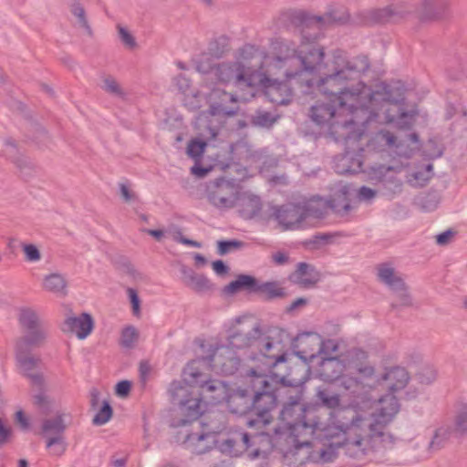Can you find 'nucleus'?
<instances>
[{"label":"nucleus","instance_id":"obj_2","mask_svg":"<svg viewBox=\"0 0 467 467\" xmlns=\"http://www.w3.org/2000/svg\"><path fill=\"white\" fill-rule=\"evenodd\" d=\"M333 69L329 74L324 77L317 78V73L320 70L321 63L314 72V83L306 94L316 89L325 95L327 99L339 106V110L348 109L351 118L346 120L344 126L350 123H369L372 119L371 114L361 119V114L368 113L366 105L363 103V87L365 83L359 81L356 88H349L348 82L360 78L369 67V59L365 55H359L352 58H348L342 50H336L333 54Z\"/></svg>","mask_w":467,"mask_h":467},{"label":"nucleus","instance_id":"obj_32","mask_svg":"<svg viewBox=\"0 0 467 467\" xmlns=\"http://www.w3.org/2000/svg\"><path fill=\"white\" fill-rule=\"evenodd\" d=\"M258 282L254 276L242 274L223 287V293L226 295H234L239 291L256 293Z\"/></svg>","mask_w":467,"mask_h":467},{"label":"nucleus","instance_id":"obj_15","mask_svg":"<svg viewBox=\"0 0 467 467\" xmlns=\"http://www.w3.org/2000/svg\"><path fill=\"white\" fill-rule=\"evenodd\" d=\"M410 13V5L402 3L368 10L366 12L364 18L368 23L385 24L398 22Z\"/></svg>","mask_w":467,"mask_h":467},{"label":"nucleus","instance_id":"obj_54","mask_svg":"<svg viewBox=\"0 0 467 467\" xmlns=\"http://www.w3.org/2000/svg\"><path fill=\"white\" fill-rule=\"evenodd\" d=\"M206 147V142L199 140H192L187 147V153L192 158L200 157Z\"/></svg>","mask_w":467,"mask_h":467},{"label":"nucleus","instance_id":"obj_9","mask_svg":"<svg viewBox=\"0 0 467 467\" xmlns=\"http://www.w3.org/2000/svg\"><path fill=\"white\" fill-rule=\"evenodd\" d=\"M363 94V103L368 113L361 114V119H366L370 113L372 119L369 122L376 120L379 117L375 109L379 102H404L405 100V88L400 81L393 84L380 83L374 90L365 84Z\"/></svg>","mask_w":467,"mask_h":467},{"label":"nucleus","instance_id":"obj_56","mask_svg":"<svg viewBox=\"0 0 467 467\" xmlns=\"http://www.w3.org/2000/svg\"><path fill=\"white\" fill-rule=\"evenodd\" d=\"M120 41L129 48H134L137 45L134 36L120 25L117 26Z\"/></svg>","mask_w":467,"mask_h":467},{"label":"nucleus","instance_id":"obj_62","mask_svg":"<svg viewBox=\"0 0 467 467\" xmlns=\"http://www.w3.org/2000/svg\"><path fill=\"white\" fill-rule=\"evenodd\" d=\"M131 384L129 380H121L116 385V394L119 397H126L130 391Z\"/></svg>","mask_w":467,"mask_h":467},{"label":"nucleus","instance_id":"obj_29","mask_svg":"<svg viewBox=\"0 0 467 467\" xmlns=\"http://www.w3.org/2000/svg\"><path fill=\"white\" fill-rule=\"evenodd\" d=\"M451 433L456 437H467V402L458 400L451 426H447Z\"/></svg>","mask_w":467,"mask_h":467},{"label":"nucleus","instance_id":"obj_41","mask_svg":"<svg viewBox=\"0 0 467 467\" xmlns=\"http://www.w3.org/2000/svg\"><path fill=\"white\" fill-rule=\"evenodd\" d=\"M215 59L210 56L207 52L202 53L195 61L196 69L198 72L205 76L204 81H213V69L218 64L215 63Z\"/></svg>","mask_w":467,"mask_h":467},{"label":"nucleus","instance_id":"obj_61","mask_svg":"<svg viewBox=\"0 0 467 467\" xmlns=\"http://www.w3.org/2000/svg\"><path fill=\"white\" fill-rule=\"evenodd\" d=\"M25 376L30 379L31 383L40 389H44L45 379L42 373H25Z\"/></svg>","mask_w":467,"mask_h":467},{"label":"nucleus","instance_id":"obj_31","mask_svg":"<svg viewBox=\"0 0 467 467\" xmlns=\"http://www.w3.org/2000/svg\"><path fill=\"white\" fill-rule=\"evenodd\" d=\"M5 145L7 148L5 152L7 158L16 163V167L25 177L30 176L32 174L34 165L26 157L18 154L15 140L11 138L6 139L5 140Z\"/></svg>","mask_w":467,"mask_h":467},{"label":"nucleus","instance_id":"obj_12","mask_svg":"<svg viewBox=\"0 0 467 467\" xmlns=\"http://www.w3.org/2000/svg\"><path fill=\"white\" fill-rule=\"evenodd\" d=\"M18 321L27 334L19 337L16 341H26L33 345H42L48 337V326L38 312L31 307H21L18 314Z\"/></svg>","mask_w":467,"mask_h":467},{"label":"nucleus","instance_id":"obj_19","mask_svg":"<svg viewBox=\"0 0 467 467\" xmlns=\"http://www.w3.org/2000/svg\"><path fill=\"white\" fill-rule=\"evenodd\" d=\"M209 113L213 116L232 117L238 112V107H228L227 103H236V97L221 88H213L209 94Z\"/></svg>","mask_w":467,"mask_h":467},{"label":"nucleus","instance_id":"obj_3","mask_svg":"<svg viewBox=\"0 0 467 467\" xmlns=\"http://www.w3.org/2000/svg\"><path fill=\"white\" fill-rule=\"evenodd\" d=\"M382 406L374 414L373 420L362 417L353 409H345L339 412L341 420H338V427L345 432L350 433L345 439L343 447L346 453L352 458H360L366 454L369 440L382 438L386 425L390 422L400 410L398 399L393 396H387L380 400Z\"/></svg>","mask_w":467,"mask_h":467},{"label":"nucleus","instance_id":"obj_39","mask_svg":"<svg viewBox=\"0 0 467 467\" xmlns=\"http://www.w3.org/2000/svg\"><path fill=\"white\" fill-rule=\"evenodd\" d=\"M348 189L346 187H343L340 190V193L337 196H334L329 201L326 202L319 198L323 202L326 203L327 209L330 207L335 213L345 215L347 214L350 209V203L348 199Z\"/></svg>","mask_w":467,"mask_h":467},{"label":"nucleus","instance_id":"obj_47","mask_svg":"<svg viewBox=\"0 0 467 467\" xmlns=\"http://www.w3.org/2000/svg\"><path fill=\"white\" fill-rule=\"evenodd\" d=\"M139 339V332L133 326H128L121 331L119 343L126 348H131Z\"/></svg>","mask_w":467,"mask_h":467},{"label":"nucleus","instance_id":"obj_27","mask_svg":"<svg viewBox=\"0 0 467 467\" xmlns=\"http://www.w3.org/2000/svg\"><path fill=\"white\" fill-rule=\"evenodd\" d=\"M377 276L379 282L387 285L393 292L404 290L406 284L389 263H382L377 266Z\"/></svg>","mask_w":467,"mask_h":467},{"label":"nucleus","instance_id":"obj_58","mask_svg":"<svg viewBox=\"0 0 467 467\" xmlns=\"http://www.w3.org/2000/svg\"><path fill=\"white\" fill-rule=\"evenodd\" d=\"M399 297V303H392L391 307L397 308L398 306H410L412 305L411 297L408 292V287L404 290H399L396 292Z\"/></svg>","mask_w":467,"mask_h":467},{"label":"nucleus","instance_id":"obj_6","mask_svg":"<svg viewBox=\"0 0 467 467\" xmlns=\"http://www.w3.org/2000/svg\"><path fill=\"white\" fill-rule=\"evenodd\" d=\"M274 218L284 231L303 230L315 226L314 221L323 219L327 214V205L319 197L301 202H291L270 208Z\"/></svg>","mask_w":467,"mask_h":467},{"label":"nucleus","instance_id":"obj_64","mask_svg":"<svg viewBox=\"0 0 467 467\" xmlns=\"http://www.w3.org/2000/svg\"><path fill=\"white\" fill-rule=\"evenodd\" d=\"M453 235H454L453 231L447 230V231L436 235V242L439 245H445L450 243V241Z\"/></svg>","mask_w":467,"mask_h":467},{"label":"nucleus","instance_id":"obj_55","mask_svg":"<svg viewBox=\"0 0 467 467\" xmlns=\"http://www.w3.org/2000/svg\"><path fill=\"white\" fill-rule=\"evenodd\" d=\"M225 50L224 39L223 42L214 40L210 43L207 53L213 58L219 59L224 55Z\"/></svg>","mask_w":467,"mask_h":467},{"label":"nucleus","instance_id":"obj_43","mask_svg":"<svg viewBox=\"0 0 467 467\" xmlns=\"http://www.w3.org/2000/svg\"><path fill=\"white\" fill-rule=\"evenodd\" d=\"M69 8L71 14L78 19L79 26L82 27L89 36H92V28L88 21L85 8L80 2L78 0H71Z\"/></svg>","mask_w":467,"mask_h":467},{"label":"nucleus","instance_id":"obj_7","mask_svg":"<svg viewBox=\"0 0 467 467\" xmlns=\"http://www.w3.org/2000/svg\"><path fill=\"white\" fill-rule=\"evenodd\" d=\"M196 361L193 360L187 364L183 369V382L174 380L171 383L169 388V395L171 402L173 405L179 406L184 418L177 422V426H184L196 420L201 415V402L200 397H192L189 387H199L207 379L206 376L196 367Z\"/></svg>","mask_w":467,"mask_h":467},{"label":"nucleus","instance_id":"obj_25","mask_svg":"<svg viewBox=\"0 0 467 467\" xmlns=\"http://www.w3.org/2000/svg\"><path fill=\"white\" fill-rule=\"evenodd\" d=\"M183 284L196 293H205L213 289V284L203 275L197 274L192 268L182 265L180 268Z\"/></svg>","mask_w":467,"mask_h":467},{"label":"nucleus","instance_id":"obj_63","mask_svg":"<svg viewBox=\"0 0 467 467\" xmlns=\"http://www.w3.org/2000/svg\"><path fill=\"white\" fill-rule=\"evenodd\" d=\"M376 193H377L376 191H374L367 186H362L359 188L358 195L359 200H361V201H370L371 199H373L376 196Z\"/></svg>","mask_w":467,"mask_h":467},{"label":"nucleus","instance_id":"obj_8","mask_svg":"<svg viewBox=\"0 0 467 467\" xmlns=\"http://www.w3.org/2000/svg\"><path fill=\"white\" fill-rule=\"evenodd\" d=\"M362 128H365L362 127ZM364 136V129L342 131L336 140H345L346 149L344 153L336 156L334 159V169L338 174H356L362 171L364 161V147L360 143Z\"/></svg>","mask_w":467,"mask_h":467},{"label":"nucleus","instance_id":"obj_35","mask_svg":"<svg viewBox=\"0 0 467 467\" xmlns=\"http://www.w3.org/2000/svg\"><path fill=\"white\" fill-rule=\"evenodd\" d=\"M43 288L59 297H65L67 295V281L60 273H52L44 277Z\"/></svg>","mask_w":467,"mask_h":467},{"label":"nucleus","instance_id":"obj_45","mask_svg":"<svg viewBox=\"0 0 467 467\" xmlns=\"http://www.w3.org/2000/svg\"><path fill=\"white\" fill-rule=\"evenodd\" d=\"M339 380L340 385L346 390H348L353 397L358 398L365 392L366 386L358 378L344 376Z\"/></svg>","mask_w":467,"mask_h":467},{"label":"nucleus","instance_id":"obj_22","mask_svg":"<svg viewBox=\"0 0 467 467\" xmlns=\"http://www.w3.org/2000/svg\"><path fill=\"white\" fill-rule=\"evenodd\" d=\"M94 327L91 315L82 313L79 317H68L64 321L61 329L64 332L75 333L79 339L86 338Z\"/></svg>","mask_w":467,"mask_h":467},{"label":"nucleus","instance_id":"obj_42","mask_svg":"<svg viewBox=\"0 0 467 467\" xmlns=\"http://www.w3.org/2000/svg\"><path fill=\"white\" fill-rule=\"evenodd\" d=\"M317 398L320 404H317L320 407H326L330 410L337 409L340 406V397L338 394L331 391L328 389H321L319 388L317 391Z\"/></svg>","mask_w":467,"mask_h":467},{"label":"nucleus","instance_id":"obj_26","mask_svg":"<svg viewBox=\"0 0 467 467\" xmlns=\"http://www.w3.org/2000/svg\"><path fill=\"white\" fill-rule=\"evenodd\" d=\"M39 346L40 345H33L26 341L16 342V359L25 373H30V371L40 362L39 358H36L30 354L33 347Z\"/></svg>","mask_w":467,"mask_h":467},{"label":"nucleus","instance_id":"obj_46","mask_svg":"<svg viewBox=\"0 0 467 467\" xmlns=\"http://www.w3.org/2000/svg\"><path fill=\"white\" fill-rule=\"evenodd\" d=\"M277 120V117L269 111L257 110L252 117V124L262 128H270Z\"/></svg>","mask_w":467,"mask_h":467},{"label":"nucleus","instance_id":"obj_20","mask_svg":"<svg viewBox=\"0 0 467 467\" xmlns=\"http://www.w3.org/2000/svg\"><path fill=\"white\" fill-rule=\"evenodd\" d=\"M261 336L262 330L259 324H256L248 331H244L241 328H233L228 335L227 347L231 349L253 347L256 343H259Z\"/></svg>","mask_w":467,"mask_h":467},{"label":"nucleus","instance_id":"obj_24","mask_svg":"<svg viewBox=\"0 0 467 467\" xmlns=\"http://www.w3.org/2000/svg\"><path fill=\"white\" fill-rule=\"evenodd\" d=\"M320 279V275L313 266L305 262H300L296 269L289 275V280L303 287H309L316 285Z\"/></svg>","mask_w":467,"mask_h":467},{"label":"nucleus","instance_id":"obj_18","mask_svg":"<svg viewBox=\"0 0 467 467\" xmlns=\"http://www.w3.org/2000/svg\"><path fill=\"white\" fill-rule=\"evenodd\" d=\"M451 0H420L416 10L420 22H435L450 14Z\"/></svg>","mask_w":467,"mask_h":467},{"label":"nucleus","instance_id":"obj_40","mask_svg":"<svg viewBox=\"0 0 467 467\" xmlns=\"http://www.w3.org/2000/svg\"><path fill=\"white\" fill-rule=\"evenodd\" d=\"M202 393L200 395H203L206 393H214V395H211V399L214 402H220L224 399V394L226 391L225 385L223 382L220 380H213V379H205V381L201 386Z\"/></svg>","mask_w":467,"mask_h":467},{"label":"nucleus","instance_id":"obj_14","mask_svg":"<svg viewBox=\"0 0 467 467\" xmlns=\"http://www.w3.org/2000/svg\"><path fill=\"white\" fill-rule=\"evenodd\" d=\"M204 359L213 370L225 376L234 375L239 368L241 359L229 347H221Z\"/></svg>","mask_w":467,"mask_h":467},{"label":"nucleus","instance_id":"obj_59","mask_svg":"<svg viewBox=\"0 0 467 467\" xmlns=\"http://www.w3.org/2000/svg\"><path fill=\"white\" fill-rule=\"evenodd\" d=\"M127 292L132 306V313L134 316L139 317L140 314V300L138 293L133 288H128Z\"/></svg>","mask_w":467,"mask_h":467},{"label":"nucleus","instance_id":"obj_44","mask_svg":"<svg viewBox=\"0 0 467 467\" xmlns=\"http://www.w3.org/2000/svg\"><path fill=\"white\" fill-rule=\"evenodd\" d=\"M451 435L452 434L451 433L448 427L441 426L438 428L435 431L434 435L429 443V451H437L443 448L448 442Z\"/></svg>","mask_w":467,"mask_h":467},{"label":"nucleus","instance_id":"obj_28","mask_svg":"<svg viewBox=\"0 0 467 467\" xmlns=\"http://www.w3.org/2000/svg\"><path fill=\"white\" fill-rule=\"evenodd\" d=\"M213 79L221 83H229L233 80L239 83L244 80V76L240 64L221 63L213 69Z\"/></svg>","mask_w":467,"mask_h":467},{"label":"nucleus","instance_id":"obj_38","mask_svg":"<svg viewBox=\"0 0 467 467\" xmlns=\"http://www.w3.org/2000/svg\"><path fill=\"white\" fill-rule=\"evenodd\" d=\"M255 294H260L265 296L266 300H274L276 298H284L286 296V292L277 281L270 282H258Z\"/></svg>","mask_w":467,"mask_h":467},{"label":"nucleus","instance_id":"obj_33","mask_svg":"<svg viewBox=\"0 0 467 467\" xmlns=\"http://www.w3.org/2000/svg\"><path fill=\"white\" fill-rule=\"evenodd\" d=\"M343 367L338 358H324L319 364L318 372L324 380L333 381L339 379L343 371Z\"/></svg>","mask_w":467,"mask_h":467},{"label":"nucleus","instance_id":"obj_30","mask_svg":"<svg viewBox=\"0 0 467 467\" xmlns=\"http://www.w3.org/2000/svg\"><path fill=\"white\" fill-rule=\"evenodd\" d=\"M382 380L388 382V388L391 393L402 389L409 382V372L401 367L389 368L382 375Z\"/></svg>","mask_w":467,"mask_h":467},{"label":"nucleus","instance_id":"obj_51","mask_svg":"<svg viewBox=\"0 0 467 467\" xmlns=\"http://www.w3.org/2000/svg\"><path fill=\"white\" fill-rule=\"evenodd\" d=\"M245 243L239 240H222L217 243L218 254L221 255L226 254L232 250L242 249L245 246Z\"/></svg>","mask_w":467,"mask_h":467},{"label":"nucleus","instance_id":"obj_60","mask_svg":"<svg viewBox=\"0 0 467 467\" xmlns=\"http://www.w3.org/2000/svg\"><path fill=\"white\" fill-rule=\"evenodd\" d=\"M12 437V428L5 424L4 420L0 418V446L8 443L11 441Z\"/></svg>","mask_w":467,"mask_h":467},{"label":"nucleus","instance_id":"obj_21","mask_svg":"<svg viewBox=\"0 0 467 467\" xmlns=\"http://www.w3.org/2000/svg\"><path fill=\"white\" fill-rule=\"evenodd\" d=\"M386 109L384 111L385 121L393 123L401 130L410 129L414 121V114L405 110L403 102H385Z\"/></svg>","mask_w":467,"mask_h":467},{"label":"nucleus","instance_id":"obj_16","mask_svg":"<svg viewBox=\"0 0 467 467\" xmlns=\"http://www.w3.org/2000/svg\"><path fill=\"white\" fill-rule=\"evenodd\" d=\"M270 373L271 376L275 377V388L278 399L285 396L286 401L304 402L306 378L295 379H287L285 376H279L273 372Z\"/></svg>","mask_w":467,"mask_h":467},{"label":"nucleus","instance_id":"obj_53","mask_svg":"<svg viewBox=\"0 0 467 467\" xmlns=\"http://www.w3.org/2000/svg\"><path fill=\"white\" fill-rule=\"evenodd\" d=\"M439 198L435 192H429L420 199V207L424 211H433L437 208Z\"/></svg>","mask_w":467,"mask_h":467},{"label":"nucleus","instance_id":"obj_37","mask_svg":"<svg viewBox=\"0 0 467 467\" xmlns=\"http://www.w3.org/2000/svg\"><path fill=\"white\" fill-rule=\"evenodd\" d=\"M211 436L207 433H189L186 435L183 444L192 453L197 455L206 453L212 448V446L206 441Z\"/></svg>","mask_w":467,"mask_h":467},{"label":"nucleus","instance_id":"obj_50","mask_svg":"<svg viewBox=\"0 0 467 467\" xmlns=\"http://www.w3.org/2000/svg\"><path fill=\"white\" fill-rule=\"evenodd\" d=\"M437 378V371L432 366H423L416 373V379L421 384H431Z\"/></svg>","mask_w":467,"mask_h":467},{"label":"nucleus","instance_id":"obj_1","mask_svg":"<svg viewBox=\"0 0 467 467\" xmlns=\"http://www.w3.org/2000/svg\"><path fill=\"white\" fill-rule=\"evenodd\" d=\"M245 385L239 388L228 399V405L234 413H246L245 425L254 430V432H241L236 437L228 439L225 443L230 449L241 443L244 451L257 445L259 441L270 436V425L273 422L272 411L276 408L278 395L275 388V377L271 373L249 368L245 372Z\"/></svg>","mask_w":467,"mask_h":467},{"label":"nucleus","instance_id":"obj_52","mask_svg":"<svg viewBox=\"0 0 467 467\" xmlns=\"http://www.w3.org/2000/svg\"><path fill=\"white\" fill-rule=\"evenodd\" d=\"M26 260L28 262H37L41 259V254L36 245L33 244H21Z\"/></svg>","mask_w":467,"mask_h":467},{"label":"nucleus","instance_id":"obj_36","mask_svg":"<svg viewBox=\"0 0 467 467\" xmlns=\"http://www.w3.org/2000/svg\"><path fill=\"white\" fill-rule=\"evenodd\" d=\"M261 352V354L266 358V365L268 368H275L278 363L286 361V355L285 353L277 355L271 354V350L275 348L274 343L270 340L269 337L262 336L259 339V343L254 345Z\"/></svg>","mask_w":467,"mask_h":467},{"label":"nucleus","instance_id":"obj_49","mask_svg":"<svg viewBox=\"0 0 467 467\" xmlns=\"http://www.w3.org/2000/svg\"><path fill=\"white\" fill-rule=\"evenodd\" d=\"M382 186L384 194L392 197L401 192L402 182L396 177H390L382 181Z\"/></svg>","mask_w":467,"mask_h":467},{"label":"nucleus","instance_id":"obj_11","mask_svg":"<svg viewBox=\"0 0 467 467\" xmlns=\"http://www.w3.org/2000/svg\"><path fill=\"white\" fill-rule=\"evenodd\" d=\"M240 184L234 179L217 178L207 185V198L212 205L220 210H229L237 204Z\"/></svg>","mask_w":467,"mask_h":467},{"label":"nucleus","instance_id":"obj_4","mask_svg":"<svg viewBox=\"0 0 467 467\" xmlns=\"http://www.w3.org/2000/svg\"><path fill=\"white\" fill-rule=\"evenodd\" d=\"M317 39L316 35L303 31L298 48L291 41H280L275 47V67H284L285 77L289 81L295 80L302 93H306L313 86L314 72L325 56L324 49L316 43Z\"/></svg>","mask_w":467,"mask_h":467},{"label":"nucleus","instance_id":"obj_17","mask_svg":"<svg viewBox=\"0 0 467 467\" xmlns=\"http://www.w3.org/2000/svg\"><path fill=\"white\" fill-rule=\"evenodd\" d=\"M263 81L265 88V97L269 101L276 105H287L293 97L291 86L296 85L298 87L295 80L289 81L286 78L285 81H278L270 78H265Z\"/></svg>","mask_w":467,"mask_h":467},{"label":"nucleus","instance_id":"obj_23","mask_svg":"<svg viewBox=\"0 0 467 467\" xmlns=\"http://www.w3.org/2000/svg\"><path fill=\"white\" fill-rule=\"evenodd\" d=\"M236 205H238L240 216L246 220L257 216L263 207L262 200L258 195L242 192L239 193Z\"/></svg>","mask_w":467,"mask_h":467},{"label":"nucleus","instance_id":"obj_10","mask_svg":"<svg viewBox=\"0 0 467 467\" xmlns=\"http://www.w3.org/2000/svg\"><path fill=\"white\" fill-rule=\"evenodd\" d=\"M310 117L312 120L319 126H327L328 130L332 135L339 134L336 127H340L342 130H351L354 127H364L368 123H350L347 127L344 123L347 119L339 120V118L343 116L350 115L348 113V109L339 110V106L337 103H332L328 100L327 103L317 102L311 107Z\"/></svg>","mask_w":467,"mask_h":467},{"label":"nucleus","instance_id":"obj_13","mask_svg":"<svg viewBox=\"0 0 467 467\" xmlns=\"http://www.w3.org/2000/svg\"><path fill=\"white\" fill-rule=\"evenodd\" d=\"M42 433L45 436L52 435L47 438V448H52V453L55 455H61L66 450L64 441V432L66 431V424L62 415H57L52 419H46L42 422Z\"/></svg>","mask_w":467,"mask_h":467},{"label":"nucleus","instance_id":"obj_5","mask_svg":"<svg viewBox=\"0 0 467 467\" xmlns=\"http://www.w3.org/2000/svg\"><path fill=\"white\" fill-rule=\"evenodd\" d=\"M280 423L270 428V443L282 436L294 439L296 447H311V438L317 430L325 429L318 405L304 402L285 401L279 414Z\"/></svg>","mask_w":467,"mask_h":467},{"label":"nucleus","instance_id":"obj_34","mask_svg":"<svg viewBox=\"0 0 467 467\" xmlns=\"http://www.w3.org/2000/svg\"><path fill=\"white\" fill-rule=\"evenodd\" d=\"M367 145L368 148L378 150H383L387 148L399 150L401 142H398L397 138L390 131L380 130L371 138Z\"/></svg>","mask_w":467,"mask_h":467},{"label":"nucleus","instance_id":"obj_57","mask_svg":"<svg viewBox=\"0 0 467 467\" xmlns=\"http://www.w3.org/2000/svg\"><path fill=\"white\" fill-rule=\"evenodd\" d=\"M103 89L110 94L116 96H122L123 92L119 86L118 82L112 77H108L104 79Z\"/></svg>","mask_w":467,"mask_h":467},{"label":"nucleus","instance_id":"obj_48","mask_svg":"<svg viewBox=\"0 0 467 467\" xmlns=\"http://www.w3.org/2000/svg\"><path fill=\"white\" fill-rule=\"evenodd\" d=\"M112 417V408L109 401L104 400L102 407L92 420L94 425L100 426L107 423Z\"/></svg>","mask_w":467,"mask_h":467}]
</instances>
